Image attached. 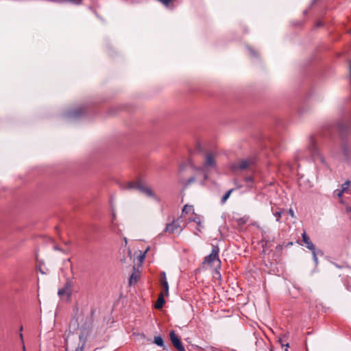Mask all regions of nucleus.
Returning a JSON list of instances; mask_svg holds the SVG:
<instances>
[{"instance_id": "1", "label": "nucleus", "mask_w": 351, "mask_h": 351, "mask_svg": "<svg viewBox=\"0 0 351 351\" xmlns=\"http://www.w3.org/2000/svg\"><path fill=\"white\" fill-rule=\"evenodd\" d=\"M216 155L212 152H207L204 157V162L202 167H196L197 171L202 172L203 182L208 178V172L216 168Z\"/></svg>"}, {"instance_id": "2", "label": "nucleus", "mask_w": 351, "mask_h": 351, "mask_svg": "<svg viewBox=\"0 0 351 351\" xmlns=\"http://www.w3.org/2000/svg\"><path fill=\"white\" fill-rule=\"evenodd\" d=\"M125 189L130 190H136L145 195L152 197L155 201L159 202L160 199L151 190L150 188L146 186L144 183L141 181H132L126 184Z\"/></svg>"}, {"instance_id": "3", "label": "nucleus", "mask_w": 351, "mask_h": 351, "mask_svg": "<svg viewBox=\"0 0 351 351\" xmlns=\"http://www.w3.org/2000/svg\"><path fill=\"white\" fill-rule=\"evenodd\" d=\"M308 149L314 162H319L324 166L328 167V163L318 149L315 138L313 136L309 137Z\"/></svg>"}, {"instance_id": "4", "label": "nucleus", "mask_w": 351, "mask_h": 351, "mask_svg": "<svg viewBox=\"0 0 351 351\" xmlns=\"http://www.w3.org/2000/svg\"><path fill=\"white\" fill-rule=\"evenodd\" d=\"M302 241L304 243L306 248H308L309 250L311 251L313 254V261L317 265L318 264V258H317V254H322V252L320 250H317L315 245L312 243L310 238L308 237V235L306 234L305 232H304L302 234Z\"/></svg>"}, {"instance_id": "5", "label": "nucleus", "mask_w": 351, "mask_h": 351, "mask_svg": "<svg viewBox=\"0 0 351 351\" xmlns=\"http://www.w3.org/2000/svg\"><path fill=\"white\" fill-rule=\"evenodd\" d=\"M219 247L217 246H214L212 249L211 253L204 258L203 263L212 266L213 264L217 262V266L219 267L221 261L219 258Z\"/></svg>"}, {"instance_id": "6", "label": "nucleus", "mask_w": 351, "mask_h": 351, "mask_svg": "<svg viewBox=\"0 0 351 351\" xmlns=\"http://www.w3.org/2000/svg\"><path fill=\"white\" fill-rule=\"evenodd\" d=\"M182 221L180 218H178L173 220L171 223L167 225L165 232L169 234H173L176 232H180L182 229L180 228V222Z\"/></svg>"}, {"instance_id": "7", "label": "nucleus", "mask_w": 351, "mask_h": 351, "mask_svg": "<svg viewBox=\"0 0 351 351\" xmlns=\"http://www.w3.org/2000/svg\"><path fill=\"white\" fill-rule=\"evenodd\" d=\"M73 293V285L69 280H67L64 287L58 290V294L59 296L62 297L66 295L67 299H69Z\"/></svg>"}, {"instance_id": "8", "label": "nucleus", "mask_w": 351, "mask_h": 351, "mask_svg": "<svg viewBox=\"0 0 351 351\" xmlns=\"http://www.w3.org/2000/svg\"><path fill=\"white\" fill-rule=\"evenodd\" d=\"M169 337L173 346L178 351H185L184 346H182L179 337L176 334L175 331L171 330L169 333Z\"/></svg>"}, {"instance_id": "9", "label": "nucleus", "mask_w": 351, "mask_h": 351, "mask_svg": "<svg viewBox=\"0 0 351 351\" xmlns=\"http://www.w3.org/2000/svg\"><path fill=\"white\" fill-rule=\"evenodd\" d=\"M253 163V161L251 160H242L239 161L237 165L234 166V169H238L240 170H244L247 169L248 167H250V165Z\"/></svg>"}, {"instance_id": "10", "label": "nucleus", "mask_w": 351, "mask_h": 351, "mask_svg": "<svg viewBox=\"0 0 351 351\" xmlns=\"http://www.w3.org/2000/svg\"><path fill=\"white\" fill-rule=\"evenodd\" d=\"M195 181V178L194 176H192L189 179H182L180 180V182L184 188H186L190 186L191 184H193Z\"/></svg>"}, {"instance_id": "11", "label": "nucleus", "mask_w": 351, "mask_h": 351, "mask_svg": "<svg viewBox=\"0 0 351 351\" xmlns=\"http://www.w3.org/2000/svg\"><path fill=\"white\" fill-rule=\"evenodd\" d=\"M164 295L162 292H160L159 294L158 300L156 303L155 304V308L157 309H160L163 306V304H165V299H164Z\"/></svg>"}, {"instance_id": "12", "label": "nucleus", "mask_w": 351, "mask_h": 351, "mask_svg": "<svg viewBox=\"0 0 351 351\" xmlns=\"http://www.w3.org/2000/svg\"><path fill=\"white\" fill-rule=\"evenodd\" d=\"M191 213H194V209L193 206L186 204L182 209V214L186 215Z\"/></svg>"}, {"instance_id": "13", "label": "nucleus", "mask_w": 351, "mask_h": 351, "mask_svg": "<svg viewBox=\"0 0 351 351\" xmlns=\"http://www.w3.org/2000/svg\"><path fill=\"white\" fill-rule=\"evenodd\" d=\"M162 287V291L161 292L163 293V295L167 296L169 295V285L167 280H164V282L160 283Z\"/></svg>"}, {"instance_id": "14", "label": "nucleus", "mask_w": 351, "mask_h": 351, "mask_svg": "<svg viewBox=\"0 0 351 351\" xmlns=\"http://www.w3.org/2000/svg\"><path fill=\"white\" fill-rule=\"evenodd\" d=\"M82 113V110L71 111L67 113L69 117H77Z\"/></svg>"}, {"instance_id": "15", "label": "nucleus", "mask_w": 351, "mask_h": 351, "mask_svg": "<svg viewBox=\"0 0 351 351\" xmlns=\"http://www.w3.org/2000/svg\"><path fill=\"white\" fill-rule=\"evenodd\" d=\"M233 189H230L228 191H227L223 195V197H221V204H224L227 199L229 198L231 193L233 191Z\"/></svg>"}, {"instance_id": "16", "label": "nucleus", "mask_w": 351, "mask_h": 351, "mask_svg": "<svg viewBox=\"0 0 351 351\" xmlns=\"http://www.w3.org/2000/svg\"><path fill=\"white\" fill-rule=\"evenodd\" d=\"M154 343L158 345V346L162 347L164 346L163 339L160 336H157L154 337Z\"/></svg>"}, {"instance_id": "17", "label": "nucleus", "mask_w": 351, "mask_h": 351, "mask_svg": "<svg viewBox=\"0 0 351 351\" xmlns=\"http://www.w3.org/2000/svg\"><path fill=\"white\" fill-rule=\"evenodd\" d=\"M349 185H350V182L349 181H346L345 183H343L341 186V191H343V192L344 193L345 191H346L349 187Z\"/></svg>"}, {"instance_id": "18", "label": "nucleus", "mask_w": 351, "mask_h": 351, "mask_svg": "<svg viewBox=\"0 0 351 351\" xmlns=\"http://www.w3.org/2000/svg\"><path fill=\"white\" fill-rule=\"evenodd\" d=\"M191 221L195 222L197 225H200L201 219L199 217H195L193 219H189Z\"/></svg>"}, {"instance_id": "19", "label": "nucleus", "mask_w": 351, "mask_h": 351, "mask_svg": "<svg viewBox=\"0 0 351 351\" xmlns=\"http://www.w3.org/2000/svg\"><path fill=\"white\" fill-rule=\"evenodd\" d=\"M274 215L276 217V221H280V218L282 216V212H280V211L276 212V213H274Z\"/></svg>"}, {"instance_id": "20", "label": "nucleus", "mask_w": 351, "mask_h": 351, "mask_svg": "<svg viewBox=\"0 0 351 351\" xmlns=\"http://www.w3.org/2000/svg\"><path fill=\"white\" fill-rule=\"evenodd\" d=\"M160 283L164 282V280H167L166 274L165 271L161 272Z\"/></svg>"}, {"instance_id": "21", "label": "nucleus", "mask_w": 351, "mask_h": 351, "mask_svg": "<svg viewBox=\"0 0 351 351\" xmlns=\"http://www.w3.org/2000/svg\"><path fill=\"white\" fill-rule=\"evenodd\" d=\"M334 193L339 197H341L342 194L343 193V191L339 190V189L335 190Z\"/></svg>"}, {"instance_id": "22", "label": "nucleus", "mask_w": 351, "mask_h": 351, "mask_svg": "<svg viewBox=\"0 0 351 351\" xmlns=\"http://www.w3.org/2000/svg\"><path fill=\"white\" fill-rule=\"evenodd\" d=\"M278 341L281 343L282 347L286 346L285 351H288L287 348L289 347V343H287L285 344L282 339H281V338H280Z\"/></svg>"}, {"instance_id": "23", "label": "nucleus", "mask_w": 351, "mask_h": 351, "mask_svg": "<svg viewBox=\"0 0 351 351\" xmlns=\"http://www.w3.org/2000/svg\"><path fill=\"white\" fill-rule=\"evenodd\" d=\"M246 182H252L253 181V178L252 176H248L245 178Z\"/></svg>"}, {"instance_id": "24", "label": "nucleus", "mask_w": 351, "mask_h": 351, "mask_svg": "<svg viewBox=\"0 0 351 351\" xmlns=\"http://www.w3.org/2000/svg\"><path fill=\"white\" fill-rule=\"evenodd\" d=\"M149 247H148L146 250L145 251V253L141 256V260L143 261L145 257V254L149 251Z\"/></svg>"}, {"instance_id": "25", "label": "nucleus", "mask_w": 351, "mask_h": 351, "mask_svg": "<svg viewBox=\"0 0 351 351\" xmlns=\"http://www.w3.org/2000/svg\"><path fill=\"white\" fill-rule=\"evenodd\" d=\"M165 5H167L171 0H159Z\"/></svg>"}, {"instance_id": "26", "label": "nucleus", "mask_w": 351, "mask_h": 351, "mask_svg": "<svg viewBox=\"0 0 351 351\" xmlns=\"http://www.w3.org/2000/svg\"><path fill=\"white\" fill-rule=\"evenodd\" d=\"M84 344L82 345L81 346H78L75 351H83L84 350Z\"/></svg>"}, {"instance_id": "27", "label": "nucleus", "mask_w": 351, "mask_h": 351, "mask_svg": "<svg viewBox=\"0 0 351 351\" xmlns=\"http://www.w3.org/2000/svg\"><path fill=\"white\" fill-rule=\"evenodd\" d=\"M289 215L292 217H295V213H294V211L293 210V209L290 208L289 210Z\"/></svg>"}, {"instance_id": "28", "label": "nucleus", "mask_w": 351, "mask_h": 351, "mask_svg": "<svg viewBox=\"0 0 351 351\" xmlns=\"http://www.w3.org/2000/svg\"><path fill=\"white\" fill-rule=\"evenodd\" d=\"M20 337H21V341H22V342H23V344H24V343H23V335H22V334H20ZM23 351H25V346H24V345H23Z\"/></svg>"}, {"instance_id": "29", "label": "nucleus", "mask_w": 351, "mask_h": 351, "mask_svg": "<svg viewBox=\"0 0 351 351\" xmlns=\"http://www.w3.org/2000/svg\"><path fill=\"white\" fill-rule=\"evenodd\" d=\"M250 52L252 53V55L255 56V51L251 49H250Z\"/></svg>"}, {"instance_id": "30", "label": "nucleus", "mask_w": 351, "mask_h": 351, "mask_svg": "<svg viewBox=\"0 0 351 351\" xmlns=\"http://www.w3.org/2000/svg\"><path fill=\"white\" fill-rule=\"evenodd\" d=\"M115 226V223H114V221H112V228H114V226Z\"/></svg>"}, {"instance_id": "31", "label": "nucleus", "mask_w": 351, "mask_h": 351, "mask_svg": "<svg viewBox=\"0 0 351 351\" xmlns=\"http://www.w3.org/2000/svg\"><path fill=\"white\" fill-rule=\"evenodd\" d=\"M124 242H125V245H126L128 243V240L125 237L124 238Z\"/></svg>"}, {"instance_id": "32", "label": "nucleus", "mask_w": 351, "mask_h": 351, "mask_svg": "<svg viewBox=\"0 0 351 351\" xmlns=\"http://www.w3.org/2000/svg\"><path fill=\"white\" fill-rule=\"evenodd\" d=\"M343 152H344L345 153H346V152H348V149H347L346 147H344V148H343Z\"/></svg>"}, {"instance_id": "33", "label": "nucleus", "mask_w": 351, "mask_h": 351, "mask_svg": "<svg viewBox=\"0 0 351 351\" xmlns=\"http://www.w3.org/2000/svg\"><path fill=\"white\" fill-rule=\"evenodd\" d=\"M132 278H133V275H132V276H131V278H130V283L132 282Z\"/></svg>"}, {"instance_id": "34", "label": "nucleus", "mask_w": 351, "mask_h": 351, "mask_svg": "<svg viewBox=\"0 0 351 351\" xmlns=\"http://www.w3.org/2000/svg\"><path fill=\"white\" fill-rule=\"evenodd\" d=\"M54 249L56 250H60V249L57 247H54Z\"/></svg>"}, {"instance_id": "35", "label": "nucleus", "mask_w": 351, "mask_h": 351, "mask_svg": "<svg viewBox=\"0 0 351 351\" xmlns=\"http://www.w3.org/2000/svg\"><path fill=\"white\" fill-rule=\"evenodd\" d=\"M316 0H314V1H315Z\"/></svg>"}]
</instances>
